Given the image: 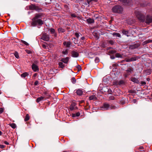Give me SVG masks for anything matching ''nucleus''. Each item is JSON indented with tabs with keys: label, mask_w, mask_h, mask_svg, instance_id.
<instances>
[{
	"label": "nucleus",
	"mask_w": 152,
	"mask_h": 152,
	"mask_svg": "<svg viewBox=\"0 0 152 152\" xmlns=\"http://www.w3.org/2000/svg\"><path fill=\"white\" fill-rule=\"evenodd\" d=\"M126 61L127 62H131V61L130 59V58H128L126 59Z\"/></svg>",
	"instance_id": "50"
},
{
	"label": "nucleus",
	"mask_w": 152,
	"mask_h": 152,
	"mask_svg": "<svg viewBox=\"0 0 152 152\" xmlns=\"http://www.w3.org/2000/svg\"><path fill=\"white\" fill-rule=\"evenodd\" d=\"M4 144H6V145H9V143L7 142L6 141H4Z\"/></svg>",
	"instance_id": "57"
},
{
	"label": "nucleus",
	"mask_w": 152,
	"mask_h": 152,
	"mask_svg": "<svg viewBox=\"0 0 152 152\" xmlns=\"http://www.w3.org/2000/svg\"><path fill=\"white\" fill-rule=\"evenodd\" d=\"M140 58V56H134L130 58L131 61H134Z\"/></svg>",
	"instance_id": "17"
},
{
	"label": "nucleus",
	"mask_w": 152,
	"mask_h": 152,
	"mask_svg": "<svg viewBox=\"0 0 152 152\" xmlns=\"http://www.w3.org/2000/svg\"><path fill=\"white\" fill-rule=\"evenodd\" d=\"M137 16L139 20L142 22L145 21V16L142 14L140 12H138L137 13Z\"/></svg>",
	"instance_id": "4"
},
{
	"label": "nucleus",
	"mask_w": 152,
	"mask_h": 152,
	"mask_svg": "<svg viewBox=\"0 0 152 152\" xmlns=\"http://www.w3.org/2000/svg\"><path fill=\"white\" fill-rule=\"evenodd\" d=\"M130 80L134 83L139 84L140 83L139 80L138 79L134 77H132L130 78Z\"/></svg>",
	"instance_id": "11"
},
{
	"label": "nucleus",
	"mask_w": 152,
	"mask_h": 152,
	"mask_svg": "<svg viewBox=\"0 0 152 152\" xmlns=\"http://www.w3.org/2000/svg\"><path fill=\"white\" fill-rule=\"evenodd\" d=\"M102 90L103 92H107L108 91V88L107 86H104L102 88Z\"/></svg>",
	"instance_id": "21"
},
{
	"label": "nucleus",
	"mask_w": 152,
	"mask_h": 152,
	"mask_svg": "<svg viewBox=\"0 0 152 152\" xmlns=\"http://www.w3.org/2000/svg\"><path fill=\"white\" fill-rule=\"evenodd\" d=\"M72 56L74 58H77L79 56V53L76 51L73 50L71 52Z\"/></svg>",
	"instance_id": "10"
},
{
	"label": "nucleus",
	"mask_w": 152,
	"mask_h": 152,
	"mask_svg": "<svg viewBox=\"0 0 152 152\" xmlns=\"http://www.w3.org/2000/svg\"><path fill=\"white\" fill-rule=\"evenodd\" d=\"M36 101L37 102H38V98H37L36 99Z\"/></svg>",
	"instance_id": "62"
},
{
	"label": "nucleus",
	"mask_w": 152,
	"mask_h": 152,
	"mask_svg": "<svg viewBox=\"0 0 152 152\" xmlns=\"http://www.w3.org/2000/svg\"><path fill=\"white\" fill-rule=\"evenodd\" d=\"M21 42L26 46L28 45H29L28 44L27 42L24 40H21Z\"/></svg>",
	"instance_id": "39"
},
{
	"label": "nucleus",
	"mask_w": 152,
	"mask_h": 152,
	"mask_svg": "<svg viewBox=\"0 0 152 152\" xmlns=\"http://www.w3.org/2000/svg\"><path fill=\"white\" fill-rule=\"evenodd\" d=\"M75 104H72L70 106V109L71 110H74L75 109Z\"/></svg>",
	"instance_id": "26"
},
{
	"label": "nucleus",
	"mask_w": 152,
	"mask_h": 152,
	"mask_svg": "<svg viewBox=\"0 0 152 152\" xmlns=\"http://www.w3.org/2000/svg\"><path fill=\"white\" fill-rule=\"evenodd\" d=\"M31 26H36L38 23V14H36L35 16L32 19Z\"/></svg>",
	"instance_id": "3"
},
{
	"label": "nucleus",
	"mask_w": 152,
	"mask_h": 152,
	"mask_svg": "<svg viewBox=\"0 0 152 152\" xmlns=\"http://www.w3.org/2000/svg\"><path fill=\"white\" fill-rule=\"evenodd\" d=\"M71 44V42L70 41H64L63 43V45L68 48L70 47Z\"/></svg>",
	"instance_id": "13"
},
{
	"label": "nucleus",
	"mask_w": 152,
	"mask_h": 152,
	"mask_svg": "<svg viewBox=\"0 0 152 152\" xmlns=\"http://www.w3.org/2000/svg\"><path fill=\"white\" fill-rule=\"evenodd\" d=\"M94 61L96 63H98L99 61V58L98 57H96L94 60Z\"/></svg>",
	"instance_id": "41"
},
{
	"label": "nucleus",
	"mask_w": 152,
	"mask_h": 152,
	"mask_svg": "<svg viewBox=\"0 0 152 152\" xmlns=\"http://www.w3.org/2000/svg\"><path fill=\"white\" fill-rule=\"evenodd\" d=\"M85 39V38L84 37H81L80 39V40H84Z\"/></svg>",
	"instance_id": "56"
},
{
	"label": "nucleus",
	"mask_w": 152,
	"mask_h": 152,
	"mask_svg": "<svg viewBox=\"0 0 152 152\" xmlns=\"http://www.w3.org/2000/svg\"><path fill=\"white\" fill-rule=\"evenodd\" d=\"M98 0H90V1H88V3L89 4L90 2L91 1H94L95 2H96Z\"/></svg>",
	"instance_id": "51"
},
{
	"label": "nucleus",
	"mask_w": 152,
	"mask_h": 152,
	"mask_svg": "<svg viewBox=\"0 0 152 152\" xmlns=\"http://www.w3.org/2000/svg\"><path fill=\"white\" fill-rule=\"evenodd\" d=\"M109 43L111 45H113L114 43V42L112 40H110L109 41Z\"/></svg>",
	"instance_id": "48"
},
{
	"label": "nucleus",
	"mask_w": 152,
	"mask_h": 152,
	"mask_svg": "<svg viewBox=\"0 0 152 152\" xmlns=\"http://www.w3.org/2000/svg\"><path fill=\"white\" fill-rule=\"evenodd\" d=\"M145 22L146 23H151L152 22V17L148 15H147Z\"/></svg>",
	"instance_id": "7"
},
{
	"label": "nucleus",
	"mask_w": 152,
	"mask_h": 152,
	"mask_svg": "<svg viewBox=\"0 0 152 152\" xmlns=\"http://www.w3.org/2000/svg\"><path fill=\"white\" fill-rule=\"evenodd\" d=\"M85 21H86L88 24H90L94 23V19L89 18Z\"/></svg>",
	"instance_id": "12"
},
{
	"label": "nucleus",
	"mask_w": 152,
	"mask_h": 152,
	"mask_svg": "<svg viewBox=\"0 0 152 152\" xmlns=\"http://www.w3.org/2000/svg\"><path fill=\"white\" fill-rule=\"evenodd\" d=\"M29 9L31 10H37V7L34 4H31L29 6Z\"/></svg>",
	"instance_id": "20"
},
{
	"label": "nucleus",
	"mask_w": 152,
	"mask_h": 152,
	"mask_svg": "<svg viewBox=\"0 0 152 152\" xmlns=\"http://www.w3.org/2000/svg\"><path fill=\"white\" fill-rule=\"evenodd\" d=\"M144 42H145L146 43H149L151 42H152V40H146V41H145Z\"/></svg>",
	"instance_id": "43"
},
{
	"label": "nucleus",
	"mask_w": 152,
	"mask_h": 152,
	"mask_svg": "<svg viewBox=\"0 0 152 152\" xmlns=\"http://www.w3.org/2000/svg\"><path fill=\"white\" fill-rule=\"evenodd\" d=\"M143 148L142 146H140V147H139V149H143Z\"/></svg>",
	"instance_id": "60"
},
{
	"label": "nucleus",
	"mask_w": 152,
	"mask_h": 152,
	"mask_svg": "<svg viewBox=\"0 0 152 152\" xmlns=\"http://www.w3.org/2000/svg\"><path fill=\"white\" fill-rule=\"evenodd\" d=\"M122 32L123 34L125 35L127 37H129V32L128 31H126L124 29L122 30Z\"/></svg>",
	"instance_id": "18"
},
{
	"label": "nucleus",
	"mask_w": 152,
	"mask_h": 152,
	"mask_svg": "<svg viewBox=\"0 0 152 152\" xmlns=\"http://www.w3.org/2000/svg\"><path fill=\"white\" fill-rule=\"evenodd\" d=\"M107 92L109 94H112V91L110 89L108 88V91H107Z\"/></svg>",
	"instance_id": "44"
},
{
	"label": "nucleus",
	"mask_w": 152,
	"mask_h": 152,
	"mask_svg": "<svg viewBox=\"0 0 152 152\" xmlns=\"http://www.w3.org/2000/svg\"><path fill=\"white\" fill-rule=\"evenodd\" d=\"M127 73V75H130L133 72V69L131 68H129L126 70Z\"/></svg>",
	"instance_id": "15"
},
{
	"label": "nucleus",
	"mask_w": 152,
	"mask_h": 152,
	"mask_svg": "<svg viewBox=\"0 0 152 152\" xmlns=\"http://www.w3.org/2000/svg\"><path fill=\"white\" fill-rule=\"evenodd\" d=\"M44 98V97L43 96H41L40 97H39V101L42 100Z\"/></svg>",
	"instance_id": "46"
},
{
	"label": "nucleus",
	"mask_w": 152,
	"mask_h": 152,
	"mask_svg": "<svg viewBox=\"0 0 152 152\" xmlns=\"http://www.w3.org/2000/svg\"><path fill=\"white\" fill-rule=\"evenodd\" d=\"M124 82L123 80H120L118 82V84L119 85H122L124 84Z\"/></svg>",
	"instance_id": "30"
},
{
	"label": "nucleus",
	"mask_w": 152,
	"mask_h": 152,
	"mask_svg": "<svg viewBox=\"0 0 152 152\" xmlns=\"http://www.w3.org/2000/svg\"><path fill=\"white\" fill-rule=\"evenodd\" d=\"M80 115V113L79 112H77L76 114L72 113V117H78Z\"/></svg>",
	"instance_id": "23"
},
{
	"label": "nucleus",
	"mask_w": 152,
	"mask_h": 152,
	"mask_svg": "<svg viewBox=\"0 0 152 152\" xmlns=\"http://www.w3.org/2000/svg\"><path fill=\"white\" fill-rule=\"evenodd\" d=\"M113 36L121 38V34L119 33L114 32L113 33Z\"/></svg>",
	"instance_id": "22"
},
{
	"label": "nucleus",
	"mask_w": 152,
	"mask_h": 152,
	"mask_svg": "<svg viewBox=\"0 0 152 152\" xmlns=\"http://www.w3.org/2000/svg\"><path fill=\"white\" fill-rule=\"evenodd\" d=\"M2 132L0 130V135H2Z\"/></svg>",
	"instance_id": "61"
},
{
	"label": "nucleus",
	"mask_w": 152,
	"mask_h": 152,
	"mask_svg": "<svg viewBox=\"0 0 152 152\" xmlns=\"http://www.w3.org/2000/svg\"><path fill=\"white\" fill-rule=\"evenodd\" d=\"M110 58L111 59H114L115 58V57L114 56L112 55V56H110Z\"/></svg>",
	"instance_id": "52"
},
{
	"label": "nucleus",
	"mask_w": 152,
	"mask_h": 152,
	"mask_svg": "<svg viewBox=\"0 0 152 152\" xmlns=\"http://www.w3.org/2000/svg\"><path fill=\"white\" fill-rule=\"evenodd\" d=\"M71 81L73 84H75L76 82V80L75 77H73L71 78Z\"/></svg>",
	"instance_id": "35"
},
{
	"label": "nucleus",
	"mask_w": 152,
	"mask_h": 152,
	"mask_svg": "<svg viewBox=\"0 0 152 152\" xmlns=\"http://www.w3.org/2000/svg\"><path fill=\"white\" fill-rule=\"evenodd\" d=\"M77 68L78 69V71H79L81 70L82 68L81 66L80 65H78L77 66Z\"/></svg>",
	"instance_id": "42"
},
{
	"label": "nucleus",
	"mask_w": 152,
	"mask_h": 152,
	"mask_svg": "<svg viewBox=\"0 0 152 152\" xmlns=\"http://www.w3.org/2000/svg\"><path fill=\"white\" fill-rule=\"evenodd\" d=\"M38 10H39V11L40 10H41V9H40V8H39Z\"/></svg>",
	"instance_id": "64"
},
{
	"label": "nucleus",
	"mask_w": 152,
	"mask_h": 152,
	"mask_svg": "<svg viewBox=\"0 0 152 152\" xmlns=\"http://www.w3.org/2000/svg\"><path fill=\"white\" fill-rule=\"evenodd\" d=\"M9 125L10 126H11L12 128L15 129L16 127V125L15 124H9Z\"/></svg>",
	"instance_id": "31"
},
{
	"label": "nucleus",
	"mask_w": 152,
	"mask_h": 152,
	"mask_svg": "<svg viewBox=\"0 0 152 152\" xmlns=\"http://www.w3.org/2000/svg\"><path fill=\"white\" fill-rule=\"evenodd\" d=\"M101 108L103 109V110H108L109 109H115L117 107L113 105L110 106L108 104L106 103H104L103 105L101 107Z\"/></svg>",
	"instance_id": "1"
},
{
	"label": "nucleus",
	"mask_w": 152,
	"mask_h": 152,
	"mask_svg": "<svg viewBox=\"0 0 152 152\" xmlns=\"http://www.w3.org/2000/svg\"><path fill=\"white\" fill-rule=\"evenodd\" d=\"M137 102V100L136 99H134L133 100V102L134 103H136Z\"/></svg>",
	"instance_id": "55"
},
{
	"label": "nucleus",
	"mask_w": 152,
	"mask_h": 152,
	"mask_svg": "<svg viewBox=\"0 0 152 152\" xmlns=\"http://www.w3.org/2000/svg\"><path fill=\"white\" fill-rule=\"evenodd\" d=\"M14 55L15 56L16 58H19V56L18 53V52H15L14 53Z\"/></svg>",
	"instance_id": "40"
},
{
	"label": "nucleus",
	"mask_w": 152,
	"mask_h": 152,
	"mask_svg": "<svg viewBox=\"0 0 152 152\" xmlns=\"http://www.w3.org/2000/svg\"><path fill=\"white\" fill-rule=\"evenodd\" d=\"M41 39L44 41H48L50 39L49 36L46 33H44L42 34Z\"/></svg>",
	"instance_id": "5"
},
{
	"label": "nucleus",
	"mask_w": 152,
	"mask_h": 152,
	"mask_svg": "<svg viewBox=\"0 0 152 152\" xmlns=\"http://www.w3.org/2000/svg\"><path fill=\"white\" fill-rule=\"evenodd\" d=\"M118 1L123 2L125 4H126L128 3V0H118Z\"/></svg>",
	"instance_id": "37"
},
{
	"label": "nucleus",
	"mask_w": 152,
	"mask_h": 152,
	"mask_svg": "<svg viewBox=\"0 0 152 152\" xmlns=\"http://www.w3.org/2000/svg\"><path fill=\"white\" fill-rule=\"evenodd\" d=\"M112 11L114 13H121L123 10V8L120 5H116L112 8Z\"/></svg>",
	"instance_id": "2"
},
{
	"label": "nucleus",
	"mask_w": 152,
	"mask_h": 152,
	"mask_svg": "<svg viewBox=\"0 0 152 152\" xmlns=\"http://www.w3.org/2000/svg\"><path fill=\"white\" fill-rule=\"evenodd\" d=\"M110 100H113L114 99V97L113 96H111L109 97Z\"/></svg>",
	"instance_id": "49"
},
{
	"label": "nucleus",
	"mask_w": 152,
	"mask_h": 152,
	"mask_svg": "<svg viewBox=\"0 0 152 152\" xmlns=\"http://www.w3.org/2000/svg\"><path fill=\"white\" fill-rule=\"evenodd\" d=\"M62 54L65 55H67L68 54V49H66L65 50L63 51L62 52Z\"/></svg>",
	"instance_id": "33"
},
{
	"label": "nucleus",
	"mask_w": 152,
	"mask_h": 152,
	"mask_svg": "<svg viewBox=\"0 0 152 152\" xmlns=\"http://www.w3.org/2000/svg\"><path fill=\"white\" fill-rule=\"evenodd\" d=\"M48 31L50 32V34H52L53 36H54L55 37H57V34L54 29L53 28H50L48 29Z\"/></svg>",
	"instance_id": "6"
},
{
	"label": "nucleus",
	"mask_w": 152,
	"mask_h": 152,
	"mask_svg": "<svg viewBox=\"0 0 152 152\" xmlns=\"http://www.w3.org/2000/svg\"><path fill=\"white\" fill-rule=\"evenodd\" d=\"M75 35L77 38H78L80 35H82L80 33L76 32L75 33Z\"/></svg>",
	"instance_id": "38"
},
{
	"label": "nucleus",
	"mask_w": 152,
	"mask_h": 152,
	"mask_svg": "<svg viewBox=\"0 0 152 152\" xmlns=\"http://www.w3.org/2000/svg\"><path fill=\"white\" fill-rule=\"evenodd\" d=\"M115 56L116 58H121L122 57V56L118 53H116Z\"/></svg>",
	"instance_id": "34"
},
{
	"label": "nucleus",
	"mask_w": 152,
	"mask_h": 152,
	"mask_svg": "<svg viewBox=\"0 0 152 152\" xmlns=\"http://www.w3.org/2000/svg\"><path fill=\"white\" fill-rule=\"evenodd\" d=\"M146 80L147 81L149 82L150 81V79L149 78H146Z\"/></svg>",
	"instance_id": "59"
},
{
	"label": "nucleus",
	"mask_w": 152,
	"mask_h": 152,
	"mask_svg": "<svg viewBox=\"0 0 152 152\" xmlns=\"http://www.w3.org/2000/svg\"><path fill=\"white\" fill-rule=\"evenodd\" d=\"M139 84L140 86H144L146 84V83L145 81H141Z\"/></svg>",
	"instance_id": "32"
},
{
	"label": "nucleus",
	"mask_w": 152,
	"mask_h": 152,
	"mask_svg": "<svg viewBox=\"0 0 152 152\" xmlns=\"http://www.w3.org/2000/svg\"><path fill=\"white\" fill-rule=\"evenodd\" d=\"M38 84V81L37 80L34 83V85H37V84Z\"/></svg>",
	"instance_id": "58"
},
{
	"label": "nucleus",
	"mask_w": 152,
	"mask_h": 152,
	"mask_svg": "<svg viewBox=\"0 0 152 152\" xmlns=\"http://www.w3.org/2000/svg\"><path fill=\"white\" fill-rule=\"evenodd\" d=\"M58 33H64L65 31V30L62 27H60L58 29Z\"/></svg>",
	"instance_id": "19"
},
{
	"label": "nucleus",
	"mask_w": 152,
	"mask_h": 152,
	"mask_svg": "<svg viewBox=\"0 0 152 152\" xmlns=\"http://www.w3.org/2000/svg\"><path fill=\"white\" fill-rule=\"evenodd\" d=\"M37 73H35L33 76L32 77V78L33 79H35L36 77L37 76Z\"/></svg>",
	"instance_id": "45"
},
{
	"label": "nucleus",
	"mask_w": 152,
	"mask_h": 152,
	"mask_svg": "<svg viewBox=\"0 0 152 152\" xmlns=\"http://www.w3.org/2000/svg\"><path fill=\"white\" fill-rule=\"evenodd\" d=\"M29 119V114H27L25 116V118L24 119V121H28Z\"/></svg>",
	"instance_id": "29"
},
{
	"label": "nucleus",
	"mask_w": 152,
	"mask_h": 152,
	"mask_svg": "<svg viewBox=\"0 0 152 152\" xmlns=\"http://www.w3.org/2000/svg\"><path fill=\"white\" fill-rule=\"evenodd\" d=\"M84 90L81 89V88H79L77 89H76L74 91H76V93L77 94V95L79 96H81L82 95L83 91Z\"/></svg>",
	"instance_id": "8"
},
{
	"label": "nucleus",
	"mask_w": 152,
	"mask_h": 152,
	"mask_svg": "<svg viewBox=\"0 0 152 152\" xmlns=\"http://www.w3.org/2000/svg\"><path fill=\"white\" fill-rule=\"evenodd\" d=\"M145 65L148 68L152 67V62L151 60H148L145 64Z\"/></svg>",
	"instance_id": "9"
},
{
	"label": "nucleus",
	"mask_w": 152,
	"mask_h": 152,
	"mask_svg": "<svg viewBox=\"0 0 152 152\" xmlns=\"http://www.w3.org/2000/svg\"><path fill=\"white\" fill-rule=\"evenodd\" d=\"M32 69L34 71L36 72L38 69V67L37 65L34 64H33L32 66Z\"/></svg>",
	"instance_id": "16"
},
{
	"label": "nucleus",
	"mask_w": 152,
	"mask_h": 152,
	"mask_svg": "<svg viewBox=\"0 0 152 152\" xmlns=\"http://www.w3.org/2000/svg\"><path fill=\"white\" fill-rule=\"evenodd\" d=\"M43 48H45V47L46 46H45V45H43Z\"/></svg>",
	"instance_id": "63"
},
{
	"label": "nucleus",
	"mask_w": 152,
	"mask_h": 152,
	"mask_svg": "<svg viewBox=\"0 0 152 152\" xmlns=\"http://www.w3.org/2000/svg\"><path fill=\"white\" fill-rule=\"evenodd\" d=\"M28 75V73L26 72L22 74L21 75V76L22 77L25 78Z\"/></svg>",
	"instance_id": "25"
},
{
	"label": "nucleus",
	"mask_w": 152,
	"mask_h": 152,
	"mask_svg": "<svg viewBox=\"0 0 152 152\" xmlns=\"http://www.w3.org/2000/svg\"><path fill=\"white\" fill-rule=\"evenodd\" d=\"M58 64L59 67L61 68H63L65 67V65L63 64V63L62 62H59L58 63Z\"/></svg>",
	"instance_id": "24"
},
{
	"label": "nucleus",
	"mask_w": 152,
	"mask_h": 152,
	"mask_svg": "<svg viewBox=\"0 0 152 152\" xmlns=\"http://www.w3.org/2000/svg\"><path fill=\"white\" fill-rule=\"evenodd\" d=\"M96 98V96L95 95H92L91 96H90L89 97V99L90 100H92L93 99H95Z\"/></svg>",
	"instance_id": "28"
},
{
	"label": "nucleus",
	"mask_w": 152,
	"mask_h": 152,
	"mask_svg": "<svg viewBox=\"0 0 152 152\" xmlns=\"http://www.w3.org/2000/svg\"><path fill=\"white\" fill-rule=\"evenodd\" d=\"M69 59V58L66 57L65 58H62L61 60V61L64 63L67 64L68 62Z\"/></svg>",
	"instance_id": "14"
},
{
	"label": "nucleus",
	"mask_w": 152,
	"mask_h": 152,
	"mask_svg": "<svg viewBox=\"0 0 152 152\" xmlns=\"http://www.w3.org/2000/svg\"><path fill=\"white\" fill-rule=\"evenodd\" d=\"M5 147V145H0V148H4Z\"/></svg>",
	"instance_id": "54"
},
{
	"label": "nucleus",
	"mask_w": 152,
	"mask_h": 152,
	"mask_svg": "<svg viewBox=\"0 0 152 152\" xmlns=\"http://www.w3.org/2000/svg\"><path fill=\"white\" fill-rule=\"evenodd\" d=\"M4 109L2 108H0V114H1L3 113Z\"/></svg>",
	"instance_id": "47"
},
{
	"label": "nucleus",
	"mask_w": 152,
	"mask_h": 152,
	"mask_svg": "<svg viewBox=\"0 0 152 152\" xmlns=\"http://www.w3.org/2000/svg\"><path fill=\"white\" fill-rule=\"evenodd\" d=\"M43 21L41 19L39 18V25H42L43 24Z\"/></svg>",
	"instance_id": "36"
},
{
	"label": "nucleus",
	"mask_w": 152,
	"mask_h": 152,
	"mask_svg": "<svg viewBox=\"0 0 152 152\" xmlns=\"http://www.w3.org/2000/svg\"><path fill=\"white\" fill-rule=\"evenodd\" d=\"M145 73L148 75L150 74L151 73V70L150 69H147L145 70Z\"/></svg>",
	"instance_id": "27"
},
{
	"label": "nucleus",
	"mask_w": 152,
	"mask_h": 152,
	"mask_svg": "<svg viewBox=\"0 0 152 152\" xmlns=\"http://www.w3.org/2000/svg\"><path fill=\"white\" fill-rule=\"evenodd\" d=\"M71 16L73 18H76V16L75 14H72Z\"/></svg>",
	"instance_id": "53"
}]
</instances>
